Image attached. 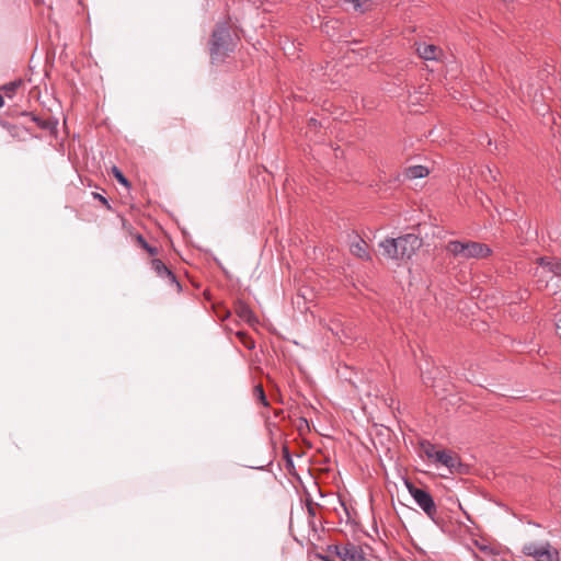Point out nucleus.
<instances>
[{"label":"nucleus","mask_w":561,"mask_h":561,"mask_svg":"<svg viewBox=\"0 0 561 561\" xmlns=\"http://www.w3.org/2000/svg\"><path fill=\"white\" fill-rule=\"evenodd\" d=\"M151 267L159 277L167 279L168 283L174 285L178 290L181 289V285L175 274L160 259H153L151 261Z\"/></svg>","instance_id":"7"},{"label":"nucleus","mask_w":561,"mask_h":561,"mask_svg":"<svg viewBox=\"0 0 561 561\" xmlns=\"http://www.w3.org/2000/svg\"><path fill=\"white\" fill-rule=\"evenodd\" d=\"M33 121H34V122H36V123H37V125H38V126H41L42 128H46V127H47V126H46V124H45V123H43V122H42L39 118H37V117H34V118H33Z\"/></svg>","instance_id":"26"},{"label":"nucleus","mask_w":561,"mask_h":561,"mask_svg":"<svg viewBox=\"0 0 561 561\" xmlns=\"http://www.w3.org/2000/svg\"><path fill=\"white\" fill-rule=\"evenodd\" d=\"M551 259L552 257H547V256H543V257H540L538 260V263L540 266H542L543 268H547V266L549 265V262H551Z\"/></svg>","instance_id":"22"},{"label":"nucleus","mask_w":561,"mask_h":561,"mask_svg":"<svg viewBox=\"0 0 561 561\" xmlns=\"http://www.w3.org/2000/svg\"><path fill=\"white\" fill-rule=\"evenodd\" d=\"M139 244L150 254V255H157L158 254V248L150 245L142 236H138L137 238Z\"/></svg>","instance_id":"17"},{"label":"nucleus","mask_w":561,"mask_h":561,"mask_svg":"<svg viewBox=\"0 0 561 561\" xmlns=\"http://www.w3.org/2000/svg\"><path fill=\"white\" fill-rule=\"evenodd\" d=\"M428 169L424 165H411L404 170V176L409 180L423 179L427 176Z\"/></svg>","instance_id":"11"},{"label":"nucleus","mask_w":561,"mask_h":561,"mask_svg":"<svg viewBox=\"0 0 561 561\" xmlns=\"http://www.w3.org/2000/svg\"><path fill=\"white\" fill-rule=\"evenodd\" d=\"M476 545L479 548V550H481V551H483L485 553H493V549L490 546L483 545V543H479L478 541H476Z\"/></svg>","instance_id":"21"},{"label":"nucleus","mask_w":561,"mask_h":561,"mask_svg":"<svg viewBox=\"0 0 561 561\" xmlns=\"http://www.w3.org/2000/svg\"><path fill=\"white\" fill-rule=\"evenodd\" d=\"M255 391L257 392V396L260 398V400L262 401V403L264 405H267V400H266V397H265V393H264V390H263V387L261 385H257L255 386Z\"/></svg>","instance_id":"20"},{"label":"nucleus","mask_w":561,"mask_h":561,"mask_svg":"<svg viewBox=\"0 0 561 561\" xmlns=\"http://www.w3.org/2000/svg\"><path fill=\"white\" fill-rule=\"evenodd\" d=\"M248 348L254 347V342L251 340L250 342L244 343Z\"/></svg>","instance_id":"28"},{"label":"nucleus","mask_w":561,"mask_h":561,"mask_svg":"<svg viewBox=\"0 0 561 561\" xmlns=\"http://www.w3.org/2000/svg\"><path fill=\"white\" fill-rule=\"evenodd\" d=\"M556 328L557 331L561 334V316L557 319Z\"/></svg>","instance_id":"27"},{"label":"nucleus","mask_w":561,"mask_h":561,"mask_svg":"<svg viewBox=\"0 0 561 561\" xmlns=\"http://www.w3.org/2000/svg\"><path fill=\"white\" fill-rule=\"evenodd\" d=\"M344 1L352 2L354 4L355 10L364 11L360 0H344Z\"/></svg>","instance_id":"23"},{"label":"nucleus","mask_w":561,"mask_h":561,"mask_svg":"<svg viewBox=\"0 0 561 561\" xmlns=\"http://www.w3.org/2000/svg\"><path fill=\"white\" fill-rule=\"evenodd\" d=\"M398 244V261L410 260L422 245V240L414 233L396 238Z\"/></svg>","instance_id":"5"},{"label":"nucleus","mask_w":561,"mask_h":561,"mask_svg":"<svg viewBox=\"0 0 561 561\" xmlns=\"http://www.w3.org/2000/svg\"><path fill=\"white\" fill-rule=\"evenodd\" d=\"M434 460L449 469L450 472H453L454 470L457 469V467L460 466L458 458L451 456L446 450H438L437 454H435Z\"/></svg>","instance_id":"9"},{"label":"nucleus","mask_w":561,"mask_h":561,"mask_svg":"<svg viewBox=\"0 0 561 561\" xmlns=\"http://www.w3.org/2000/svg\"><path fill=\"white\" fill-rule=\"evenodd\" d=\"M4 105L3 96L0 94V108Z\"/></svg>","instance_id":"29"},{"label":"nucleus","mask_w":561,"mask_h":561,"mask_svg":"<svg viewBox=\"0 0 561 561\" xmlns=\"http://www.w3.org/2000/svg\"><path fill=\"white\" fill-rule=\"evenodd\" d=\"M310 124L313 125V126H317V121L314 118H311L310 119Z\"/></svg>","instance_id":"30"},{"label":"nucleus","mask_w":561,"mask_h":561,"mask_svg":"<svg viewBox=\"0 0 561 561\" xmlns=\"http://www.w3.org/2000/svg\"><path fill=\"white\" fill-rule=\"evenodd\" d=\"M94 197L98 198L99 201H101L105 205L108 204L107 199L104 196H102L101 194L94 193Z\"/></svg>","instance_id":"24"},{"label":"nucleus","mask_w":561,"mask_h":561,"mask_svg":"<svg viewBox=\"0 0 561 561\" xmlns=\"http://www.w3.org/2000/svg\"><path fill=\"white\" fill-rule=\"evenodd\" d=\"M21 85V81H12L3 85L2 90L5 95L12 98L15 90Z\"/></svg>","instance_id":"19"},{"label":"nucleus","mask_w":561,"mask_h":561,"mask_svg":"<svg viewBox=\"0 0 561 561\" xmlns=\"http://www.w3.org/2000/svg\"><path fill=\"white\" fill-rule=\"evenodd\" d=\"M407 489L420 508L434 519L437 514V507L431 493L424 489L416 488L412 482L405 480Z\"/></svg>","instance_id":"4"},{"label":"nucleus","mask_w":561,"mask_h":561,"mask_svg":"<svg viewBox=\"0 0 561 561\" xmlns=\"http://www.w3.org/2000/svg\"><path fill=\"white\" fill-rule=\"evenodd\" d=\"M112 173L114 175V178L121 183L123 184L124 186L128 187L129 186V182L127 180V178L123 174V172L116 167L114 165L112 168Z\"/></svg>","instance_id":"18"},{"label":"nucleus","mask_w":561,"mask_h":561,"mask_svg":"<svg viewBox=\"0 0 561 561\" xmlns=\"http://www.w3.org/2000/svg\"><path fill=\"white\" fill-rule=\"evenodd\" d=\"M436 373H438V369L422 373V381L426 387H432L434 389L438 387V381L435 376ZM435 394H439L437 390H435Z\"/></svg>","instance_id":"14"},{"label":"nucleus","mask_w":561,"mask_h":561,"mask_svg":"<svg viewBox=\"0 0 561 561\" xmlns=\"http://www.w3.org/2000/svg\"><path fill=\"white\" fill-rule=\"evenodd\" d=\"M421 446L427 458L435 459V454H437L438 450H435V446L432 443L422 442Z\"/></svg>","instance_id":"16"},{"label":"nucleus","mask_w":561,"mask_h":561,"mask_svg":"<svg viewBox=\"0 0 561 561\" xmlns=\"http://www.w3.org/2000/svg\"><path fill=\"white\" fill-rule=\"evenodd\" d=\"M350 252L354 256L362 259L364 261H369L371 259L366 241L362 239L358 234H354L351 238Z\"/></svg>","instance_id":"8"},{"label":"nucleus","mask_w":561,"mask_h":561,"mask_svg":"<svg viewBox=\"0 0 561 561\" xmlns=\"http://www.w3.org/2000/svg\"><path fill=\"white\" fill-rule=\"evenodd\" d=\"M382 255L387 259L398 261V244L396 238H387L379 242Z\"/></svg>","instance_id":"10"},{"label":"nucleus","mask_w":561,"mask_h":561,"mask_svg":"<svg viewBox=\"0 0 561 561\" xmlns=\"http://www.w3.org/2000/svg\"><path fill=\"white\" fill-rule=\"evenodd\" d=\"M335 553L343 561H365V556L362 549L353 543H347L342 547L335 546Z\"/></svg>","instance_id":"6"},{"label":"nucleus","mask_w":561,"mask_h":561,"mask_svg":"<svg viewBox=\"0 0 561 561\" xmlns=\"http://www.w3.org/2000/svg\"><path fill=\"white\" fill-rule=\"evenodd\" d=\"M445 249L449 255L458 260L483 259L492 252L484 243L460 240L448 241Z\"/></svg>","instance_id":"1"},{"label":"nucleus","mask_w":561,"mask_h":561,"mask_svg":"<svg viewBox=\"0 0 561 561\" xmlns=\"http://www.w3.org/2000/svg\"><path fill=\"white\" fill-rule=\"evenodd\" d=\"M437 47L435 45L423 44L417 47L419 56L425 60L436 59Z\"/></svg>","instance_id":"12"},{"label":"nucleus","mask_w":561,"mask_h":561,"mask_svg":"<svg viewBox=\"0 0 561 561\" xmlns=\"http://www.w3.org/2000/svg\"><path fill=\"white\" fill-rule=\"evenodd\" d=\"M547 270L556 276H561V260L552 257L547 266Z\"/></svg>","instance_id":"15"},{"label":"nucleus","mask_w":561,"mask_h":561,"mask_svg":"<svg viewBox=\"0 0 561 561\" xmlns=\"http://www.w3.org/2000/svg\"><path fill=\"white\" fill-rule=\"evenodd\" d=\"M308 514L309 516L313 517L316 515V510L312 505H308Z\"/></svg>","instance_id":"25"},{"label":"nucleus","mask_w":561,"mask_h":561,"mask_svg":"<svg viewBox=\"0 0 561 561\" xmlns=\"http://www.w3.org/2000/svg\"><path fill=\"white\" fill-rule=\"evenodd\" d=\"M237 313L239 318L248 323H254L256 322V318L249 306L244 304H240L237 307Z\"/></svg>","instance_id":"13"},{"label":"nucleus","mask_w":561,"mask_h":561,"mask_svg":"<svg viewBox=\"0 0 561 561\" xmlns=\"http://www.w3.org/2000/svg\"><path fill=\"white\" fill-rule=\"evenodd\" d=\"M234 44L232 43L229 26L226 22L218 23L213 31L210 39V57L213 61L224 60L228 53L233 51Z\"/></svg>","instance_id":"2"},{"label":"nucleus","mask_w":561,"mask_h":561,"mask_svg":"<svg viewBox=\"0 0 561 561\" xmlns=\"http://www.w3.org/2000/svg\"><path fill=\"white\" fill-rule=\"evenodd\" d=\"M522 552L535 561H560L559 550L552 547L549 541L526 542L522 548Z\"/></svg>","instance_id":"3"}]
</instances>
